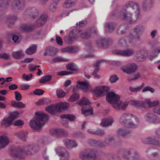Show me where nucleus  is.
<instances>
[{
	"instance_id": "obj_18",
	"label": "nucleus",
	"mask_w": 160,
	"mask_h": 160,
	"mask_svg": "<svg viewBox=\"0 0 160 160\" xmlns=\"http://www.w3.org/2000/svg\"><path fill=\"white\" fill-rule=\"evenodd\" d=\"M50 132L51 135L57 137H65L68 134L66 130L61 128L51 129L50 130Z\"/></svg>"
},
{
	"instance_id": "obj_13",
	"label": "nucleus",
	"mask_w": 160,
	"mask_h": 160,
	"mask_svg": "<svg viewBox=\"0 0 160 160\" xmlns=\"http://www.w3.org/2000/svg\"><path fill=\"white\" fill-rule=\"evenodd\" d=\"M39 15L38 10L34 7H29L25 10L23 16L25 17H31L33 19L37 18Z\"/></svg>"
},
{
	"instance_id": "obj_41",
	"label": "nucleus",
	"mask_w": 160,
	"mask_h": 160,
	"mask_svg": "<svg viewBox=\"0 0 160 160\" xmlns=\"http://www.w3.org/2000/svg\"><path fill=\"white\" fill-rule=\"evenodd\" d=\"M51 102V100L47 98H44L40 99L36 102V104L38 105H47L50 104Z\"/></svg>"
},
{
	"instance_id": "obj_28",
	"label": "nucleus",
	"mask_w": 160,
	"mask_h": 160,
	"mask_svg": "<svg viewBox=\"0 0 160 160\" xmlns=\"http://www.w3.org/2000/svg\"><path fill=\"white\" fill-rule=\"evenodd\" d=\"M63 142L66 146L68 148L76 147L78 145L74 140L67 139L64 140Z\"/></svg>"
},
{
	"instance_id": "obj_31",
	"label": "nucleus",
	"mask_w": 160,
	"mask_h": 160,
	"mask_svg": "<svg viewBox=\"0 0 160 160\" xmlns=\"http://www.w3.org/2000/svg\"><path fill=\"white\" fill-rule=\"evenodd\" d=\"M37 45L36 44H32L27 48L25 52L28 55H32L34 53L37 51Z\"/></svg>"
},
{
	"instance_id": "obj_20",
	"label": "nucleus",
	"mask_w": 160,
	"mask_h": 160,
	"mask_svg": "<svg viewBox=\"0 0 160 160\" xmlns=\"http://www.w3.org/2000/svg\"><path fill=\"white\" fill-rule=\"evenodd\" d=\"M58 52L57 49L52 47H47L45 50V52L43 55L46 56L48 55L51 56H54Z\"/></svg>"
},
{
	"instance_id": "obj_32",
	"label": "nucleus",
	"mask_w": 160,
	"mask_h": 160,
	"mask_svg": "<svg viewBox=\"0 0 160 160\" xmlns=\"http://www.w3.org/2000/svg\"><path fill=\"white\" fill-rule=\"evenodd\" d=\"M17 137L22 140L26 141L28 138V132L27 131H21L16 133Z\"/></svg>"
},
{
	"instance_id": "obj_30",
	"label": "nucleus",
	"mask_w": 160,
	"mask_h": 160,
	"mask_svg": "<svg viewBox=\"0 0 160 160\" xmlns=\"http://www.w3.org/2000/svg\"><path fill=\"white\" fill-rule=\"evenodd\" d=\"M113 118L111 117L102 120L101 125L103 127H106L111 125L113 122Z\"/></svg>"
},
{
	"instance_id": "obj_27",
	"label": "nucleus",
	"mask_w": 160,
	"mask_h": 160,
	"mask_svg": "<svg viewBox=\"0 0 160 160\" xmlns=\"http://www.w3.org/2000/svg\"><path fill=\"white\" fill-rule=\"evenodd\" d=\"M116 133L118 135L123 137L129 136L131 134V132L129 130L123 128H118L117 131Z\"/></svg>"
},
{
	"instance_id": "obj_54",
	"label": "nucleus",
	"mask_w": 160,
	"mask_h": 160,
	"mask_svg": "<svg viewBox=\"0 0 160 160\" xmlns=\"http://www.w3.org/2000/svg\"><path fill=\"white\" fill-rule=\"evenodd\" d=\"M139 36L138 34L134 33V32H131L129 34L128 38L130 39L133 40L138 38Z\"/></svg>"
},
{
	"instance_id": "obj_42",
	"label": "nucleus",
	"mask_w": 160,
	"mask_h": 160,
	"mask_svg": "<svg viewBox=\"0 0 160 160\" xmlns=\"http://www.w3.org/2000/svg\"><path fill=\"white\" fill-rule=\"evenodd\" d=\"M12 0H0V7L7 8L9 6Z\"/></svg>"
},
{
	"instance_id": "obj_60",
	"label": "nucleus",
	"mask_w": 160,
	"mask_h": 160,
	"mask_svg": "<svg viewBox=\"0 0 160 160\" xmlns=\"http://www.w3.org/2000/svg\"><path fill=\"white\" fill-rule=\"evenodd\" d=\"M57 3L54 2L50 5L49 9L52 12L54 11L57 8Z\"/></svg>"
},
{
	"instance_id": "obj_44",
	"label": "nucleus",
	"mask_w": 160,
	"mask_h": 160,
	"mask_svg": "<svg viewBox=\"0 0 160 160\" xmlns=\"http://www.w3.org/2000/svg\"><path fill=\"white\" fill-rule=\"evenodd\" d=\"M119 45L122 47H126L127 46V42L126 39L123 38H120L118 41Z\"/></svg>"
},
{
	"instance_id": "obj_40",
	"label": "nucleus",
	"mask_w": 160,
	"mask_h": 160,
	"mask_svg": "<svg viewBox=\"0 0 160 160\" xmlns=\"http://www.w3.org/2000/svg\"><path fill=\"white\" fill-rule=\"evenodd\" d=\"M144 30V28L142 25H139L134 28L133 31L134 33L138 34L139 36Z\"/></svg>"
},
{
	"instance_id": "obj_35",
	"label": "nucleus",
	"mask_w": 160,
	"mask_h": 160,
	"mask_svg": "<svg viewBox=\"0 0 160 160\" xmlns=\"http://www.w3.org/2000/svg\"><path fill=\"white\" fill-rule=\"evenodd\" d=\"M57 106L56 104L48 106L45 109L47 112L51 114H53L55 112H57Z\"/></svg>"
},
{
	"instance_id": "obj_10",
	"label": "nucleus",
	"mask_w": 160,
	"mask_h": 160,
	"mask_svg": "<svg viewBox=\"0 0 160 160\" xmlns=\"http://www.w3.org/2000/svg\"><path fill=\"white\" fill-rule=\"evenodd\" d=\"M122 157L128 160H138L139 158V155L135 150H126L123 152Z\"/></svg>"
},
{
	"instance_id": "obj_33",
	"label": "nucleus",
	"mask_w": 160,
	"mask_h": 160,
	"mask_svg": "<svg viewBox=\"0 0 160 160\" xmlns=\"http://www.w3.org/2000/svg\"><path fill=\"white\" fill-rule=\"evenodd\" d=\"M116 26L115 23L110 22L106 24L105 25V30L107 32H113Z\"/></svg>"
},
{
	"instance_id": "obj_29",
	"label": "nucleus",
	"mask_w": 160,
	"mask_h": 160,
	"mask_svg": "<svg viewBox=\"0 0 160 160\" xmlns=\"http://www.w3.org/2000/svg\"><path fill=\"white\" fill-rule=\"evenodd\" d=\"M78 50V48L72 46H68L62 48V51L63 52H68L69 53H73L77 52Z\"/></svg>"
},
{
	"instance_id": "obj_56",
	"label": "nucleus",
	"mask_w": 160,
	"mask_h": 160,
	"mask_svg": "<svg viewBox=\"0 0 160 160\" xmlns=\"http://www.w3.org/2000/svg\"><path fill=\"white\" fill-rule=\"evenodd\" d=\"M57 95L58 98H62L66 95L65 92L62 89L57 90L56 91Z\"/></svg>"
},
{
	"instance_id": "obj_46",
	"label": "nucleus",
	"mask_w": 160,
	"mask_h": 160,
	"mask_svg": "<svg viewBox=\"0 0 160 160\" xmlns=\"http://www.w3.org/2000/svg\"><path fill=\"white\" fill-rule=\"evenodd\" d=\"M67 69L71 71H75L77 69V65L73 62L68 63L66 66Z\"/></svg>"
},
{
	"instance_id": "obj_34",
	"label": "nucleus",
	"mask_w": 160,
	"mask_h": 160,
	"mask_svg": "<svg viewBox=\"0 0 160 160\" xmlns=\"http://www.w3.org/2000/svg\"><path fill=\"white\" fill-rule=\"evenodd\" d=\"M17 18V17L15 15H9L7 18L6 23L8 26H10L12 25Z\"/></svg>"
},
{
	"instance_id": "obj_36",
	"label": "nucleus",
	"mask_w": 160,
	"mask_h": 160,
	"mask_svg": "<svg viewBox=\"0 0 160 160\" xmlns=\"http://www.w3.org/2000/svg\"><path fill=\"white\" fill-rule=\"evenodd\" d=\"M47 19V15L44 14L42 15L36 22L38 26L40 27L44 24L46 22Z\"/></svg>"
},
{
	"instance_id": "obj_3",
	"label": "nucleus",
	"mask_w": 160,
	"mask_h": 160,
	"mask_svg": "<svg viewBox=\"0 0 160 160\" xmlns=\"http://www.w3.org/2000/svg\"><path fill=\"white\" fill-rule=\"evenodd\" d=\"M78 35L82 38H89L90 37V29L88 28L84 31L81 29L72 30L69 33L68 37H65L64 41L68 44H72L78 38Z\"/></svg>"
},
{
	"instance_id": "obj_59",
	"label": "nucleus",
	"mask_w": 160,
	"mask_h": 160,
	"mask_svg": "<svg viewBox=\"0 0 160 160\" xmlns=\"http://www.w3.org/2000/svg\"><path fill=\"white\" fill-rule=\"evenodd\" d=\"M158 157V154L156 152H154L150 155L149 157V158L150 160H157Z\"/></svg>"
},
{
	"instance_id": "obj_64",
	"label": "nucleus",
	"mask_w": 160,
	"mask_h": 160,
	"mask_svg": "<svg viewBox=\"0 0 160 160\" xmlns=\"http://www.w3.org/2000/svg\"><path fill=\"white\" fill-rule=\"evenodd\" d=\"M94 150L91 149V160H96V153Z\"/></svg>"
},
{
	"instance_id": "obj_23",
	"label": "nucleus",
	"mask_w": 160,
	"mask_h": 160,
	"mask_svg": "<svg viewBox=\"0 0 160 160\" xmlns=\"http://www.w3.org/2000/svg\"><path fill=\"white\" fill-rule=\"evenodd\" d=\"M104 61V60H101L98 61L95 63H94L92 65V67L95 68L94 70L92 73V75L94 76V77L96 78H99L100 77V76L97 74V72H98L99 69L100 64L102 62Z\"/></svg>"
},
{
	"instance_id": "obj_43",
	"label": "nucleus",
	"mask_w": 160,
	"mask_h": 160,
	"mask_svg": "<svg viewBox=\"0 0 160 160\" xmlns=\"http://www.w3.org/2000/svg\"><path fill=\"white\" fill-rule=\"evenodd\" d=\"M61 118L62 119H68L71 121H73L76 118V117L73 115L69 114L62 115L61 116Z\"/></svg>"
},
{
	"instance_id": "obj_2",
	"label": "nucleus",
	"mask_w": 160,
	"mask_h": 160,
	"mask_svg": "<svg viewBox=\"0 0 160 160\" xmlns=\"http://www.w3.org/2000/svg\"><path fill=\"white\" fill-rule=\"evenodd\" d=\"M39 149L38 145L30 144L25 146L23 148L17 147L15 150L12 151L11 155L17 160H22L24 158V154L33 155L38 152Z\"/></svg>"
},
{
	"instance_id": "obj_12",
	"label": "nucleus",
	"mask_w": 160,
	"mask_h": 160,
	"mask_svg": "<svg viewBox=\"0 0 160 160\" xmlns=\"http://www.w3.org/2000/svg\"><path fill=\"white\" fill-rule=\"evenodd\" d=\"M113 138L111 136H109L106 138L104 143L100 141H97L93 139H91V145L97 146L100 147H103L105 146L109 145L113 142Z\"/></svg>"
},
{
	"instance_id": "obj_26",
	"label": "nucleus",
	"mask_w": 160,
	"mask_h": 160,
	"mask_svg": "<svg viewBox=\"0 0 160 160\" xmlns=\"http://www.w3.org/2000/svg\"><path fill=\"white\" fill-rule=\"evenodd\" d=\"M90 150L89 149L82 151L80 154V157L83 160H90Z\"/></svg>"
},
{
	"instance_id": "obj_62",
	"label": "nucleus",
	"mask_w": 160,
	"mask_h": 160,
	"mask_svg": "<svg viewBox=\"0 0 160 160\" xmlns=\"http://www.w3.org/2000/svg\"><path fill=\"white\" fill-rule=\"evenodd\" d=\"M44 92V91L42 89H37L33 92V93L35 95H42Z\"/></svg>"
},
{
	"instance_id": "obj_38",
	"label": "nucleus",
	"mask_w": 160,
	"mask_h": 160,
	"mask_svg": "<svg viewBox=\"0 0 160 160\" xmlns=\"http://www.w3.org/2000/svg\"><path fill=\"white\" fill-rule=\"evenodd\" d=\"M89 86L88 84L85 81V82L79 81L77 82V84L76 85V88L78 89H87Z\"/></svg>"
},
{
	"instance_id": "obj_11",
	"label": "nucleus",
	"mask_w": 160,
	"mask_h": 160,
	"mask_svg": "<svg viewBox=\"0 0 160 160\" xmlns=\"http://www.w3.org/2000/svg\"><path fill=\"white\" fill-rule=\"evenodd\" d=\"M110 90L108 87L105 86H100L96 87L92 91L93 94L97 97H100L104 96Z\"/></svg>"
},
{
	"instance_id": "obj_50",
	"label": "nucleus",
	"mask_w": 160,
	"mask_h": 160,
	"mask_svg": "<svg viewBox=\"0 0 160 160\" xmlns=\"http://www.w3.org/2000/svg\"><path fill=\"white\" fill-rule=\"evenodd\" d=\"M144 84L143 83H142L141 86L136 88H133L132 87H130L129 88V89L132 92H137L140 91L141 89L144 87Z\"/></svg>"
},
{
	"instance_id": "obj_21",
	"label": "nucleus",
	"mask_w": 160,
	"mask_h": 160,
	"mask_svg": "<svg viewBox=\"0 0 160 160\" xmlns=\"http://www.w3.org/2000/svg\"><path fill=\"white\" fill-rule=\"evenodd\" d=\"M154 0H143L142 8L146 11L149 10L152 7Z\"/></svg>"
},
{
	"instance_id": "obj_7",
	"label": "nucleus",
	"mask_w": 160,
	"mask_h": 160,
	"mask_svg": "<svg viewBox=\"0 0 160 160\" xmlns=\"http://www.w3.org/2000/svg\"><path fill=\"white\" fill-rule=\"evenodd\" d=\"M129 118L135 120L137 123H138V119L135 116H134L132 114L129 113H125L122 115L119 119L120 122L126 127L132 128L136 127V124H134L132 122H131Z\"/></svg>"
},
{
	"instance_id": "obj_22",
	"label": "nucleus",
	"mask_w": 160,
	"mask_h": 160,
	"mask_svg": "<svg viewBox=\"0 0 160 160\" xmlns=\"http://www.w3.org/2000/svg\"><path fill=\"white\" fill-rule=\"evenodd\" d=\"M56 105L57 106V112H58L67 110L69 106V104L66 102H60Z\"/></svg>"
},
{
	"instance_id": "obj_52",
	"label": "nucleus",
	"mask_w": 160,
	"mask_h": 160,
	"mask_svg": "<svg viewBox=\"0 0 160 160\" xmlns=\"http://www.w3.org/2000/svg\"><path fill=\"white\" fill-rule=\"evenodd\" d=\"M123 26H120L117 27V33L118 35L123 34L126 33V28L124 27V29H122Z\"/></svg>"
},
{
	"instance_id": "obj_57",
	"label": "nucleus",
	"mask_w": 160,
	"mask_h": 160,
	"mask_svg": "<svg viewBox=\"0 0 160 160\" xmlns=\"http://www.w3.org/2000/svg\"><path fill=\"white\" fill-rule=\"evenodd\" d=\"M60 157L61 160H68L69 158V153L67 151Z\"/></svg>"
},
{
	"instance_id": "obj_48",
	"label": "nucleus",
	"mask_w": 160,
	"mask_h": 160,
	"mask_svg": "<svg viewBox=\"0 0 160 160\" xmlns=\"http://www.w3.org/2000/svg\"><path fill=\"white\" fill-rule=\"evenodd\" d=\"M56 151L59 156L67 151L64 148L61 147H58L56 148Z\"/></svg>"
},
{
	"instance_id": "obj_4",
	"label": "nucleus",
	"mask_w": 160,
	"mask_h": 160,
	"mask_svg": "<svg viewBox=\"0 0 160 160\" xmlns=\"http://www.w3.org/2000/svg\"><path fill=\"white\" fill-rule=\"evenodd\" d=\"M35 114L37 116L33 118L29 122L30 127L34 130L39 131L45 124L49 118V116L45 113L36 112Z\"/></svg>"
},
{
	"instance_id": "obj_9",
	"label": "nucleus",
	"mask_w": 160,
	"mask_h": 160,
	"mask_svg": "<svg viewBox=\"0 0 160 160\" xmlns=\"http://www.w3.org/2000/svg\"><path fill=\"white\" fill-rule=\"evenodd\" d=\"M25 5V0H13L11 4V8L13 12H19L24 8Z\"/></svg>"
},
{
	"instance_id": "obj_8",
	"label": "nucleus",
	"mask_w": 160,
	"mask_h": 160,
	"mask_svg": "<svg viewBox=\"0 0 160 160\" xmlns=\"http://www.w3.org/2000/svg\"><path fill=\"white\" fill-rule=\"evenodd\" d=\"M113 43L112 40L108 38L100 37L96 41L97 46L102 48L107 49Z\"/></svg>"
},
{
	"instance_id": "obj_47",
	"label": "nucleus",
	"mask_w": 160,
	"mask_h": 160,
	"mask_svg": "<svg viewBox=\"0 0 160 160\" xmlns=\"http://www.w3.org/2000/svg\"><path fill=\"white\" fill-rule=\"evenodd\" d=\"M87 24V21L86 20L82 21L79 22L76 24L74 27L76 28H80L83 27L85 26Z\"/></svg>"
},
{
	"instance_id": "obj_16",
	"label": "nucleus",
	"mask_w": 160,
	"mask_h": 160,
	"mask_svg": "<svg viewBox=\"0 0 160 160\" xmlns=\"http://www.w3.org/2000/svg\"><path fill=\"white\" fill-rule=\"evenodd\" d=\"M17 115L13 112L10 113L9 116L4 118L2 121L1 123L2 125L4 127H6L11 125L13 122L12 121L17 117Z\"/></svg>"
},
{
	"instance_id": "obj_39",
	"label": "nucleus",
	"mask_w": 160,
	"mask_h": 160,
	"mask_svg": "<svg viewBox=\"0 0 160 160\" xmlns=\"http://www.w3.org/2000/svg\"><path fill=\"white\" fill-rule=\"evenodd\" d=\"M77 0H66L63 5V7L66 8H70L73 6Z\"/></svg>"
},
{
	"instance_id": "obj_58",
	"label": "nucleus",
	"mask_w": 160,
	"mask_h": 160,
	"mask_svg": "<svg viewBox=\"0 0 160 160\" xmlns=\"http://www.w3.org/2000/svg\"><path fill=\"white\" fill-rule=\"evenodd\" d=\"M44 32L42 30H40L37 32V33L34 34V36H37V37H35L36 38H40L44 36Z\"/></svg>"
},
{
	"instance_id": "obj_49",
	"label": "nucleus",
	"mask_w": 160,
	"mask_h": 160,
	"mask_svg": "<svg viewBox=\"0 0 160 160\" xmlns=\"http://www.w3.org/2000/svg\"><path fill=\"white\" fill-rule=\"evenodd\" d=\"M12 54L13 57L16 59H19L23 56L22 51L13 52Z\"/></svg>"
},
{
	"instance_id": "obj_63",
	"label": "nucleus",
	"mask_w": 160,
	"mask_h": 160,
	"mask_svg": "<svg viewBox=\"0 0 160 160\" xmlns=\"http://www.w3.org/2000/svg\"><path fill=\"white\" fill-rule=\"evenodd\" d=\"M32 74H30L28 75L24 74L22 75V78L23 79L25 80H29L32 78Z\"/></svg>"
},
{
	"instance_id": "obj_19",
	"label": "nucleus",
	"mask_w": 160,
	"mask_h": 160,
	"mask_svg": "<svg viewBox=\"0 0 160 160\" xmlns=\"http://www.w3.org/2000/svg\"><path fill=\"white\" fill-rule=\"evenodd\" d=\"M114 54L124 57H128L131 56L134 53L132 49H127L125 50H116L112 51Z\"/></svg>"
},
{
	"instance_id": "obj_45",
	"label": "nucleus",
	"mask_w": 160,
	"mask_h": 160,
	"mask_svg": "<svg viewBox=\"0 0 160 160\" xmlns=\"http://www.w3.org/2000/svg\"><path fill=\"white\" fill-rule=\"evenodd\" d=\"M68 61H69V59H66L60 57H56L54 58L52 60L51 62L52 63H53L57 62Z\"/></svg>"
},
{
	"instance_id": "obj_6",
	"label": "nucleus",
	"mask_w": 160,
	"mask_h": 160,
	"mask_svg": "<svg viewBox=\"0 0 160 160\" xmlns=\"http://www.w3.org/2000/svg\"><path fill=\"white\" fill-rule=\"evenodd\" d=\"M129 102L131 105L137 108L144 107L147 104L149 107H153L154 112L160 115V105L158 104L159 102L158 100H155L152 102L149 99H145L141 101L132 100H131Z\"/></svg>"
},
{
	"instance_id": "obj_15",
	"label": "nucleus",
	"mask_w": 160,
	"mask_h": 160,
	"mask_svg": "<svg viewBox=\"0 0 160 160\" xmlns=\"http://www.w3.org/2000/svg\"><path fill=\"white\" fill-rule=\"evenodd\" d=\"M145 119L148 122L154 124H158L160 122L158 117L153 112H148L144 116Z\"/></svg>"
},
{
	"instance_id": "obj_37",
	"label": "nucleus",
	"mask_w": 160,
	"mask_h": 160,
	"mask_svg": "<svg viewBox=\"0 0 160 160\" xmlns=\"http://www.w3.org/2000/svg\"><path fill=\"white\" fill-rule=\"evenodd\" d=\"M8 142V139L7 137L4 136H0V148L5 147Z\"/></svg>"
},
{
	"instance_id": "obj_25",
	"label": "nucleus",
	"mask_w": 160,
	"mask_h": 160,
	"mask_svg": "<svg viewBox=\"0 0 160 160\" xmlns=\"http://www.w3.org/2000/svg\"><path fill=\"white\" fill-rule=\"evenodd\" d=\"M35 28V26L31 24H24L21 27V30L27 32H31Z\"/></svg>"
},
{
	"instance_id": "obj_53",
	"label": "nucleus",
	"mask_w": 160,
	"mask_h": 160,
	"mask_svg": "<svg viewBox=\"0 0 160 160\" xmlns=\"http://www.w3.org/2000/svg\"><path fill=\"white\" fill-rule=\"evenodd\" d=\"M81 111L82 113L86 116H88L90 114V108H87L86 107L82 108Z\"/></svg>"
},
{
	"instance_id": "obj_51",
	"label": "nucleus",
	"mask_w": 160,
	"mask_h": 160,
	"mask_svg": "<svg viewBox=\"0 0 160 160\" xmlns=\"http://www.w3.org/2000/svg\"><path fill=\"white\" fill-rule=\"evenodd\" d=\"M89 103V102L87 98L84 97L81 99L78 102V103L80 105H87Z\"/></svg>"
},
{
	"instance_id": "obj_61",
	"label": "nucleus",
	"mask_w": 160,
	"mask_h": 160,
	"mask_svg": "<svg viewBox=\"0 0 160 160\" xmlns=\"http://www.w3.org/2000/svg\"><path fill=\"white\" fill-rule=\"evenodd\" d=\"M71 73V72H68L65 71H62L60 72H58L57 74L59 76H64L68 74H69Z\"/></svg>"
},
{
	"instance_id": "obj_55",
	"label": "nucleus",
	"mask_w": 160,
	"mask_h": 160,
	"mask_svg": "<svg viewBox=\"0 0 160 160\" xmlns=\"http://www.w3.org/2000/svg\"><path fill=\"white\" fill-rule=\"evenodd\" d=\"M79 98V95L77 93H74L72 94L69 98V100L70 102H74L77 100Z\"/></svg>"
},
{
	"instance_id": "obj_14",
	"label": "nucleus",
	"mask_w": 160,
	"mask_h": 160,
	"mask_svg": "<svg viewBox=\"0 0 160 160\" xmlns=\"http://www.w3.org/2000/svg\"><path fill=\"white\" fill-rule=\"evenodd\" d=\"M137 68V66L135 63H130L123 65L121 69L124 72L130 74L135 72Z\"/></svg>"
},
{
	"instance_id": "obj_1",
	"label": "nucleus",
	"mask_w": 160,
	"mask_h": 160,
	"mask_svg": "<svg viewBox=\"0 0 160 160\" xmlns=\"http://www.w3.org/2000/svg\"><path fill=\"white\" fill-rule=\"evenodd\" d=\"M140 9L138 4L130 1L124 7L123 9L119 13L113 12L111 14L112 18L118 17L120 19L126 21L130 23L136 21L140 16Z\"/></svg>"
},
{
	"instance_id": "obj_17",
	"label": "nucleus",
	"mask_w": 160,
	"mask_h": 160,
	"mask_svg": "<svg viewBox=\"0 0 160 160\" xmlns=\"http://www.w3.org/2000/svg\"><path fill=\"white\" fill-rule=\"evenodd\" d=\"M142 142L145 143L160 146V138L154 136L143 138L142 139Z\"/></svg>"
},
{
	"instance_id": "obj_5",
	"label": "nucleus",
	"mask_w": 160,
	"mask_h": 160,
	"mask_svg": "<svg viewBox=\"0 0 160 160\" xmlns=\"http://www.w3.org/2000/svg\"><path fill=\"white\" fill-rule=\"evenodd\" d=\"M106 99L108 102L112 105L114 108L117 110H124L128 104L127 102H122L120 100L119 96L112 92H111L107 94Z\"/></svg>"
},
{
	"instance_id": "obj_24",
	"label": "nucleus",
	"mask_w": 160,
	"mask_h": 160,
	"mask_svg": "<svg viewBox=\"0 0 160 160\" xmlns=\"http://www.w3.org/2000/svg\"><path fill=\"white\" fill-rule=\"evenodd\" d=\"M147 56V54L142 50L138 51L136 55V60L139 62L144 61Z\"/></svg>"
}]
</instances>
